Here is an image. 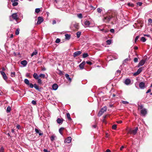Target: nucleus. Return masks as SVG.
Masks as SVG:
<instances>
[{
  "mask_svg": "<svg viewBox=\"0 0 152 152\" xmlns=\"http://www.w3.org/2000/svg\"><path fill=\"white\" fill-rule=\"evenodd\" d=\"M138 109L140 110V113L142 115L145 116L147 113V111L146 109L143 108V105L141 104L138 105Z\"/></svg>",
  "mask_w": 152,
  "mask_h": 152,
  "instance_id": "nucleus-1",
  "label": "nucleus"
},
{
  "mask_svg": "<svg viewBox=\"0 0 152 152\" xmlns=\"http://www.w3.org/2000/svg\"><path fill=\"white\" fill-rule=\"evenodd\" d=\"M18 19V15L17 13H13L10 16V20L11 21L13 20H17Z\"/></svg>",
  "mask_w": 152,
  "mask_h": 152,
  "instance_id": "nucleus-2",
  "label": "nucleus"
},
{
  "mask_svg": "<svg viewBox=\"0 0 152 152\" xmlns=\"http://www.w3.org/2000/svg\"><path fill=\"white\" fill-rule=\"evenodd\" d=\"M107 110L106 106H104L101 108L100 111L99 112L98 115L99 116H100L102 115L103 113L106 112Z\"/></svg>",
  "mask_w": 152,
  "mask_h": 152,
  "instance_id": "nucleus-3",
  "label": "nucleus"
},
{
  "mask_svg": "<svg viewBox=\"0 0 152 152\" xmlns=\"http://www.w3.org/2000/svg\"><path fill=\"white\" fill-rule=\"evenodd\" d=\"M138 130V127H136L135 129L133 130L130 129L128 132L127 134L135 135L137 133Z\"/></svg>",
  "mask_w": 152,
  "mask_h": 152,
  "instance_id": "nucleus-4",
  "label": "nucleus"
},
{
  "mask_svg": "<svg viewBox=\"0 0 152 152\" xmlns=\"http://www.w3.org/2000/svg\"><path fill=\"white\" fill-rule=\"evenodd\" d=\"M112 18L110 16L105 17L103 19V20L105 23H108L110 21Z\"/></svg>",
  "mask_w": 152,
  "mask_h": 152,
  "instance_id": "nucleus-5",
  "label": "nucleus"
},
{
  "mask_svg": "<svg viewBox=\"0 0 152 152\" xmlns=\"http://www.w3.org/2000/svg\"><path fill=\"white\" fill-rule=\"evenodd\" d=\"M144 68V67H141L140 68H139L137 70V72L135 73H134L133 74V75L134 76H136L139 74H140L142 71V70Z\"/></svg>",
  "mask_w": 152,
  "mask_h": 152,
  "instance_id": "nucleus-6",
  "label": "nucleus"
},
{
  "mask_svg": "<svg viewBox=\"0 0 152 152\" xmlns=\"http://www.w3.org/2000/svg\"><path fill=\"white\" fill-rule=\"evenodd\" d=\"M44 20L42 17H39L38 18V21L37 23V24H40Z\"/></svg>",
  "mask_w": 152,
  "mask_h": 152,
  "instance_id": "nucleus-7",
  "label": "nucleus"
},
{
  "mask_svg": "<svg viewBox=\"0 0 152 152\" xmlns=\"http://www.w3.org/2000/svg\"><path fill=\"white\" fill-rule=\"evenodd\" d=\"M0 73L1 75H2L3 79L5 80H7V77L5 72L3 71H1Z\"/></svg>",
  "mask_w": 152,
  "mask_h": 152,
  "instance_id": "nucleus-8",
  "label": "nucleus"
},
{
  "mask_svg": "<svg viewBox=\"0 0 152 152\" xmlns=\"http://www.w3.org/2000/svg\"><path fill=\"white\" fill-rule=\"evenodd\" d=\"M145 62V60H142L139 63L137 67H140L141 66L143 65Z\"/></svg>",
  "mask_w": 152,
  "mask_h": 152,
  "instance_id": "nucleus-9",
  "label": "nucleus"
},
{
  "mask_svg": "<svg viewBox=\"0 0 152 152\" xmlns=\"http://www.w3.org/2000/svg\"><path fill=\"white\" fill-rule=\"evenodd\" d=\"M139 86L141 89H143L145 88V83L143 82H141L139 84Z\"/></svg>",
  "mask_w": 152,
  "mask_h": 152,
  "instance_id": "nucleus-10",
  "label": "nucleus"
},
{
  "mask_svg": "<svg viewBox=\"0 0 152 152\" xmlns=\"http://www.w3.org/2000/svg\"><path fill=\"white\" fill-rule=\"evenodd\" d=\"M86 64L85 61H83L81 64L79 65V67L81 69H83L84 68V65Z\"/></svg>",
  "mask_w": 152,
  "mask_h": 152,
  "instance_id": "nucleus-11",
  "label": "nucleus"
},
{
  "mask_svg": "<svg viewBox=\"0 0 152 152\" xmlns=\"http://www.w3.org/2000/svg\"><path fill=\"white\" fill-rule=\"evenodd\" d=\"M35 132L37 134H38L39 136H42L43 135V133L41 132V131L40 130L38 129H37L35 128Z\"/></svg>",
  "mask_w": 152,
  "mask_h": 152,
  "instance_id": "nucleus-12",
  "label": "nucleus"
},
{
  "mask_svg": "<svg viewBox=\"0 0 152 152\" xmlns=\"http://www.w3.org/2000/svg\"><path fill=\"white\" fill-rule=\"evenodd\" d=\"M82 53V52L81 51H77L75 52L73 55V56L74 57H76L80 55Z\"/></svg>",
  "mask_w": 152,
  "mask_h": 152,
  "instance_id": "nucleus-13",
  "label": "nucleus"
},
{
  "mask_svg": "<svg viewBox=\"0 0 152 152\" xmlns=\"http://www.w3.org/2000/svg\"><path fill=\"white\" fill-rule=\"evenodd\" d=\"M72 138L71 137H68L64 141L65 142H66L68 143H70L71 142Z\"/></svg>",
  "mask_w": 152,
  "mask_h": 152,
  "instance_id": "nucleus-14",
  "label": "nucleus"
},
{
  "mask_svg": "<svg viewBox=\"0 0 152 152\" xmlns=\"http://www.w3.org/2000/svg\"><path fill=\"white\" fill-rule=\"evenodd\" d=\"M58 87V85L56 84H54L52 86V88L53 90H56Z\"/></svg>",
  "mask_w": 152,
  "mask_h": 152,
  "instance_id": "nucleus-15",
  "label": "nucleus"
},
{
  "mask_svg": "<svg viewBox=\"0 0 152 152\" xmlns=\"http://www.w3.org/2000/svg\"><path fill=\"white\" fill-rule=\"evenodd\" d=\"M124 83L126 85H129L131 83V80L127 78L125 80Z\"/></svg>",
  "mask_w": 152,
  "mask_h": 152,
  "instance_id": "nucleus-16",
  "label": "nucleus"
},
{
  "mask_svg": "<svg viewBox=\"0 0 152 152\" xmlns=\"http://www.w3.org/2000/svg\"><path fill=\"white\" fill-rule=\"evenodd\" d=\"M83 23L85 26H88L91 25V23L88 20L85 21Z\"/></svg>",
  "mask_w": 152,
  "mask_h": 152,
  "instance_id": "nucleus-17",
  "label": "nucleus"
},
{
  "mask_svg": "<svg viewBox=\"0 0 152 152\" xmlns=\"http://www.w3.org/2000/svg\"><path fill=\"white\" fill-rule=\"evenodd\" d=\"M65 76L66 79L69 81L70 82L72 81V79L71 78L69 77V75L67 74H66Z\"/></svg>",
  "mask_w": 152,
  "mask_h": 152,
  "instance_id": "nucleus-18",
  "label": "nucleus"
},
{
  "mask_svg": "<svg viewBox=\"0 0 152 152\" xmlns=\"http://www.w3.org/2000/svg\"><path fill=\"white\" fill-rule=\"evenodd\" d=\"M57 122L59 124H62L63 121V119L62 118H58L57 119Z\"/></svg>",
  "mask_w": 152,
  "mask_h": 152,
  "instance_id": "nucleus-19",
  "label": "nucleus"
},
{
  "mask_svg": "<svg viewBox=\"0 0 152 152\" xmlns=\"http://www.w3.org/2000/svg\"><path fill=\"white\" fill-rule=\"evenodd\" d=\"M34 87L36 89L38 90L39 91H40L42 89V88H39V86L36 83L34 84Z\"/></svg>",
  "mask_w": 152,
  "mask_h": 152,
  "instance_id": "nucleus-20",
  "label": "nucleus"
},
{
  "mask_svg": "<svg viewBox=\"0 0 152 152\" xmlns=\"http://www.w3.org/2000/svg\"><path fill=\"white\" fill-rule=\"evenodd\" d=\"M20 64H21L23 65L24 66H25L27 64V62L26 60H24L22 61L21 62Z\"/></svg>",
  "mask_w": 152,
  "mask_h": 152,
  "instance_id": "nucleus-21",
  "label": "nucleus"
},
{
  "mask_svg": "<svg viewBox=\"0 0 152 152\" xmlns=\"http://www.w3.org/2000/svg\"><path fill=\"white\" fill-rule=\"evenodd\" d=\"M73 26L76 29H78L79 28V23H75L73 24Z\"/></svg>",
  "mask_w": 152,
  "mask_h": 152,
  "instance_id": "nucleus-22",
  "label": "nucleus"
},
{
  "mask_svg": "<svg viewBox=\"0 0 152 152\" xmlns=\"http://www.w3.org/2000/svg\"><path fill=\"white\" fill-rule=\"evenodd\" d=\"M33 76L35 79H37L39 78V76H38L37 73H34L33 75Z\"/></svg>",
  "mask_w": 152,
  "mask_h": 152,
  "instance_id": "nucleus-23",
  "label": "nucleus"
},
{
  "mask_svg": "<svg viewBox=\"0 0 152 152\" xmlns=\"http://www.w3.org/2000/svg\"><path fill=\"white\" fill-rule=\"evenodd\" d=\"M65 39H66L69 40L71 36L68 34H65Z\"/></svg>",
  "mask_w": 152,
  "mask_h": 152,
  "instance_id": "nucleus-24",
  "label": "nucleus"
},
{
  "mask_svg": "<svg viewBox=\"0 0 152 152\" xmlns=\"http://www.w3.org/2000/svg\"><path fill=\"white\" fill-rule=\"evenodd\" d=\"M66 117L68 120L71 121L72 120L70 117V115L69 113H66Z\"/></svg>",
  "mask_w": 152,
  "mask_h": 152,
  "instance_id": "nucleus-25",
  "label": "nucleus"
},
{
  "mask_svg": "<svg viewBox=\"0 0 152 152\" xmlns=\"http://www.w3.org/2000/svg\"><path fill=\"white\" fill-rule=\"evenodd\" d=\"M37 51L36 50H35L31 54V57L33 56L34 55H36L37 54Z\"/></svg>",
  "mask_w": 152,
  "mask_h": 152,
  "instance_id": "nucleus-26",
  "label": "nucleus"
},
{
  "mask_svg": "<svg viewBox=\"0 0 152 152\" xmlns=\"http://www.w3.org/2000/svg\"><path fill=\"white\" fill-rule=\"evenodd\" d=\"M64 129V128L63 127H61L59 129V132L62 135V131Z\"/></svg>",
  "mask_w": 152,
  "mask_h": 152,
  "instance_id": "nucleus-27",
  "label": "nucleus"
},
{
  "mask_svg": "<svg viewBox=\"0 0 152 152\" xmlns=\"http://www.w3.org/2000/svg\"><path fill=\"white\" fill-rule=\"evenodd\" d=\"M88 56V55L87 53H84L83 54V58H86Z\"/></svg>",
  "mask_w": 152,
  "mask_h": 152,
  "instance_id": "nucleus-28",
  "label": "nucleus"
},
{
  "mask_svg": "<svg viewBox=\"0 0 152 152\" xmlns=\"http://www.w3.org/2000/svg\"><path fill=\"white\" fill-rule=\"evenodd\" d=\"M112 42V40L110 39H108L106 41L107 44L108 45H110L111 44Z\"/></svg>",
  "mask_w": 152,
  "mask_h": 152,
  "instance_id": "nucleus-29",
  "label": "nucleus"
},
{
  "mask_svg": "<svg viewBox=\"0 0 152 152\" xmlns=\"http://www.w3.org/2000/svg\"><path fill=\"white\" fill-rule=\"evenodd\" d=\"M81 32L80 31H78L77 32L76 34L77 38L80 37L81 35Z\"/></svg>",
  "mask_w": 152,
  "mask_h": 152,
  "instance_id": "nucleus-30",
  "label": "nucleus"
},
{
  "mask_svg": "<svg viewBox=\"0 0 152 152\" xmlns=\"http://www.w3.org/2000/svg\"><path fill=\"white\" fill-rule=\"evenodd\" d=\"M24 82L27 85H28L29 83L28 80L27 79H25L24 80Z\"/></svg>",
  "mask_w": 152,
  "mask_h": 152,
  "instance_id": "nucleus-31",
  "label": "nucleus"
},
{
  "mask_svg": "<svg viewBox=\"0 0 152 152\" xmlns=\"http://www.w3.org/2000/svg\"><path fill=\"white\" fill-rule=\"evenodd\" d=\"M40 11V10L39 8H36L35 10V12L38 13Z\"/></svg>",
  "mask_w": 152,
  "mask_h": 152,
  "instance_id": "nucleus-32",
  "label": "nucleus"
},
{
  "mask_svg": "<svg viewBox=\"0 0 152 152\" xmlns=\"http://www.w3.org/2000/svg\"><path fill=\"white\" fill-rule=\"evenodd\" d=\"M11 76L12 77H14L15 76V72H12L11 73Z\"/></svg>",
  "mask_w": 152,
  "mask_h": 152,
  "instance_id": "nucleus-33",
  "label": "nucleus"
},
{
  "mask_svg": "<svg viewBox=\"0 0 152 152\" xmlns=\"http://www.w3.org/2000/svg\"><path fill=\"white\" fill-rule=\"evenodd\" d=\"M141 40L143 42H145L146 41V39L145 37H142L141 38Z\"/></svg>",
  "mask_w": 152,
  "mask_h": 152,
  "instance_id": "nucleus-34",
  "label": "nucleus"
},
{
  "mask_svg": "<svg viewBox=\"0 0 152 152\" xmlns=\"http://www.w3.org/2000/svg\"><path fill=\"white\" fill-rule=\"evenodd\" d=\"M11 108L9 106H8L7 107V113L10 112L11 110Z\"/></svg>",
  "mask_w": 152,
  "mask_h": 152,
  "instance_id": "nucleus-35",
  "label": "nucleus"
},
{
  "mask_svg": "<svg viewBox=\"0 0 152 152\" xmlns=\"http://www.w3.org/2000/svg\"><path fill=\"white\" fill-rule=\"evenodd\" d=\"M55 135H52L50 138L51 140L52 141H53L55 139Z\"/></svg>",
  "mask_w": 152,
  "mask_h": 152,
  "instance_id": "nucleus-36",
  "label": "nucleus"
},
{
  "mask_svg": "<svg viewBox=\"0 0 152 152\" xmlns=\"http://www.w3.org/2000/svg\"><path fill=\"white\" fill-rule=\"evenodd\" d=\"M19 33V29L18 28L15 31V34L16 35H18Z\"/></svg>",
  "mask_w": 152,
  "mask_h": 152,
  "instance_id": "nucleus-37",
  "label": "nucleus"
},
{
  "mask_svg": "<svg viewBox=\"0 0 152 152\" xmlns=\"http://www.w3.org/2000/svg\"><path fill=\"white\" fill-rule=\"evenodd\" d=\"M105 94L101 91H99V92H98V95H102L103 94Z\"/></svg>",
  "mask_w": 152,
  "mask_h": 152,
  "instance_id": "nucleus-38",
  "label": "nucleus"
},
{
  "mask_svg": "<svg viewBox=\"0 0 152 152\" xmlns=\"http://www.w3.org/2000/svg\"><path fill=\"white\" fill-rule=\"evenodd\" d=\"M18 4V3L17 2H15L12 3V5L13 6H17Z\"/></svg>",
  "mask_w": 152,
  "mask_h": 152,
  "instance_id": "nucleus-39",
  "label": "nucleus"
},
{
  "mask_svg": "<svg viewBox=\"0 0 152 152\" xmlns=\"http://www.w3.org/2000/svg\"><path fill=\"white\" fill-rule=\"evenodd\" d=\"M97 12L99 13H101V12L102 11V9H101V8H98L97 9Z\"/></svg>",
  "mask_w": 152,
  "mask_h": 152,
  "instance_id": "nucleus-40",
  "label": "nucleus"
},
{
  "mask_svg": "<svg viewBox=\"0 0 152 152\" xmlns=\"http://www.w3.org/2000/svg\"><path fill=\"white\" fill-rule=\"evenodd\" d=\"M37 82L39 84H41L42 83V80L40 78H38L37 79Z\"/></svg>",
  "mask_w": 152,
  "mask_h": 152,
  "instance_id": "nucleus-41",
  "label": "nucleus"
},
{
  "mask_svg": "<svg viewBox=\"0 0 152 152\" xmlns=\"http://www.w3.org/2000/svg\"><path fill=\"white\" fill-rule=\"evenodd\" d=\"M77 17L80 18H83L82 15L81 13H80L77 15Z\"/></svg>",
  "mask_w": 152,
  "mask_h": 152,
  "instance_id": "nucleus-42",
  "label": "nucleus"
},
{
  "mask_svg": "<svg viewBox=\"0 0 152 152\" xmlns=\"http://www.w3.org/2000/svg\"><path fill=\"white\" fill-rule=\"evenodd\" d=\"M28 85L31 88H33L34 87V85L32 83H29Z\"/></svg>",
  "mask_w": 152,
  "mask_h": 152,
  "instance_id": "nucleus-43",
  "label": "nucleus"
},
{
  "mask_svg": "<svg viewBox=\"0 0 152 152\" xmlns=\"http://www.w3.org/2000/svg\"><path fill=\"white\" fill-rule=\"evenodd\" d=\"M45 76V75L44 74H41L39 75V77H42L43 78H44Z\"/></svg>",
  "mask_w": 152,
  "mask_h": 152,
  "instance_id": "nucleus-44",
  "label": "nucleus"
},
{
  "mask_svg": "<svg viewBox=\"0 0 152 152\" xmlns=\"http://www.w3.org/2000/svg\"><path fill=\"white\" fill-rule=\"evenodd\" d=\"M0 152H4V149L3 147H1L0 149Z\"/></svg>",
  "mask_w": 152,
  "mask_h": 152,
  "instance_id": "nucleus-45",
  "label": "nucleus"
},
{
  "mask_svg": "<svg viewBox=\"0 0 152 152\" xmlns=\"http://www.w3.org/2000/svg\"><path fill=\"white\" fill-rule=\"evenodd\" d=\"M112 128L113 129H115L117 128V126L115 124L113 125L112 126Z\"/></svg>",
  "mask_w": 152,
  "mask_h": 152,
  "instance_id": "nucleus-46",
  "label": "nucleus"
},
{
  "mask_svg": "<svg viewBox=\"0 0 152 152\" xmlns=\"http://www.w3.org/2000/svg\"><path fill=\"white\" fill-rule=\"evenodd\" d=\"M60 42V39L59 38H57L55 41V42L57 43H59Z\"/></svg>",
  "mask_w": 152,
  "mask_h": 152,
  "instance_id": "nucleus-47",
  "label": "nucleus"
},
{
  "mask_svg": "<svg viewBox=\"0 0 152 152\" xmlns=\"http://www.w3.org/2000/svg\"><path fill=\"white\" fill-rule=\"evenodd\" d=\"M121 71L119 70H117L116 72V74L117 75H119L121 73Z\"/></svg>",
  "mask_w": 152,
  "mask_h": 152,
  "instance_id": "nucleus-48",
  "label": "nucleus"
},
{
  "mask_svg": "<svg viewBox=\"0 0 152 152\" xmlns=\"http://www.w3.org/2000/svg\"><path fill=\"white\" fill-rule=\"evenodd\" d=\"M139 36H137V37H136L135 39V42H136L138 40V39H139Z\"/></svg>",
  "mask_w": 152,
  "mask_h": 152,
  "instance_id": "nucleus-49",
  "label": "nucleus"
},
{
  "mask_svg": "<svg viewBox=\"0 0 152 152\" xmlns=\"http://www.w3.org/2000/svg\"><path fill=\"white\" fill-rule=\"evenodd\" d=\"M31 103L34 105H36L37 104L36 101L34 100L32 101Z\"/></svg>",
  "mask_w": 152,
  "mask_h": 152,
  "instance_id": "nucleus-50",
  "label": "nucleus"
},
{
  "mask_svg": "<svg viewBox=\"0 0 152 152\" xmlns=\"http://www.w3.org/2000/svg\"><path fill=\"white\" fill-rule=\"evenodd\" d=\"M137 5L141 6L142 5V3L141 2H139L137 3Z\"/></svg>",
  "mask_w": 152,
  "mask_h": 152,
  "instance_id": "nucleus-51",
  "label": "nucleus"
},
{
  "mask_svg": "<svg viewBox=\"0 0 152 152\" xmlns=\"http://www.w3.org/2000/svg\"><path fill=\"white\" fill-rule=\"evenodd\" d=\"M128 5L130 7H133V4L129 3H128Z\"/></svg>",
  "mask_w": 152,
  "mask_h": 152,
  "instance_id": "nucleus-52",
  "label": "nucleus"
},
{
  "mask_svg": "<svg viewBox=\"0 0 152 152\" xmlns=\"http://www.w3.org/2000/svg\"><path fill=\"white\" fill-rule=\"evenodd\" d=\"M122 103L123 104H129V102H127V101H122Z\"/></svg>",
  "mask_w": 152,
  "mask_h": 152,
  "instance_id": "nucleus-53",
  "label": "nucleus"
},
{
  "mask_svg": "<svg viewBox=\"0 0 152 152\" xmlns=\"http://www.w3.org/2000/svg\"><path fill=\"white\" fill-rule=\"evenodd\" d=\"M138 59L137 58H135L134 59V62L136 63L138 62Z\"/></svg>",
  "mask_w": 152,
  "mask_h": 152,
  "instance_id": "nucleus-54",
  "label": "nucleus"
},
{
  "mask_svg": "<svg viewBox=\"0 0 152 152\" xmlns=\"http://www.w3.org/2000/svg\"><path fill=\"white\" fill-rule=\"evenodd\" d=\"M86 63L89 64V65H91L92 64V63L91 62V61H87L86 62Z\"/></svg>",
  "mask_w": 152,
  "mask_h": 152,
  "instance_id": "nucleus-55",
  "label": "nucleus"
},
{
  "mask_svg": "<svg viewBox=\"0 0 152 152\" xmlns=\"http://www.w3.org/2000/svg\"><path fill=\"white\" fill-rule=\"evenodd\" d=\"M58 71L59 72V74L61 75H62L63 74L62 72L60 70H58Z\"/></svg>",
  "mask_w": 152,
  "mask_h": 152,
  "instance_id": "nucleus-56",
  "label": "nucleus"
},
{
  "mask_svg": "<svg viewBox=\"0 0 152 152\" xmlns=\"http://www.w3.org/2000/svg\"><path fill=\"white\" fill-rule=\"evenodd\" d=\"M110 32L112 33H113L114 32V30L113 29H111L110 30Z\"/></svg>",
  "mask_w": 152,
  "mask_h": 152,
  "instance_id": "nucleus-57",
  "label": "nucleus"
},
{
  "mask_svg": "<svg viewBox=\"0 0 152 152\" xmlns=\"http://www.w3.org/2000/svg\"><path fill=\"white\" fill-rule=\"evenodd\" d=\"M148 21L149 23H152V20L151 18H150V19H148Z\"/></svg>",
  "mask_w": 152,
  "mask_h": 152,
  "instance_id": "nucleus-58",
  "label": "nucleus"
},
{
  "mask_svg": "<svg viewBox=\"0 0 152 152\" xmlns=\"http://www.w3.org/2000/svg\"><path fill=\"white\" fill-rule=\"evenodd\" d=\"M90 7L92 9H93L94 10H95L96 9V8L95 7H94L93 6H92V5H90Z\"/></svg>",
  "mask_w": 152,
  "mask_h": 152,
  "instance_id": "nucleus-59",
  "label": "nucleus"
},
{
  "mask_svg": "<svg viewBox=\"0 0 152 152\" xmlns=\"http://www.w3.org/2000/svg\"><path fill=\"white\" fill-rule=\"evenodd\" d=\"M56 23V21L55 20H53L52 21V24H54Z\"/></svg>",
  "mask_w": 152,
  "mask_h": 152,
  "instance_id": "nucleus-60",
  "label": "nucleus"
},
{
  "mask_svg": "<svg viewBox=\"0 0 152 152\" xmlns=\"http://www.w3.org/2000/svg\"><path fill=\"white\" fill-rule=\"evenodd\" d=\"M129 61V59L128 58H127L125 59L124 60V62H126L127 61Z\"/></svg>",
  "mask_w": 152,
  "mask_h": 152,
  "instance_id": "nucleus-61",
  "label": "nucleus"
},
{
  "mask_svg": "<svg viewBox=\"0 0 152 152\" xmlns=\"http://www.w3.org/2000/svg\"><path fill=\"white\" fill-rule=\"evenodd\" d=\"M108 29H104V30L103 31L105 33L108 32Z\"/></svg>",
  "mask_w": 152,
  "mask_h": 152,
  "instance_id": "nucleus-62",
  "label": "nucleus"
},
{
  "mask_svg": "<svg viewBox=\"0 0 152 152\" xmlns=\"http://www.w3.org/2000/svg\"><path fill=\"white\" fill-rule=\"evenodd\" d=\"M92 127L94 128H96V124L92 126Z\"/></svg>",
  "mask_w": 152,
  "mask_h": 152,
  "instance_id": "nucleus-63",
  "label": "nucleus"
},
{
  "mask_svg": "<svg viewBox=\"0 0 152 152\" xmlns=\"http://www.w3.org/2000/svg\"><path fill=\"white\" fill-rule=\"evenodd\" d=\"M43 151H44V152H50V151H48L47 149H44Z\"/></svg>",
  "mask_w": 152,
  "mask_h": 152,
  "instance_id": "nucleus-64",
  "label": "nucleus"
}]
</instances>
